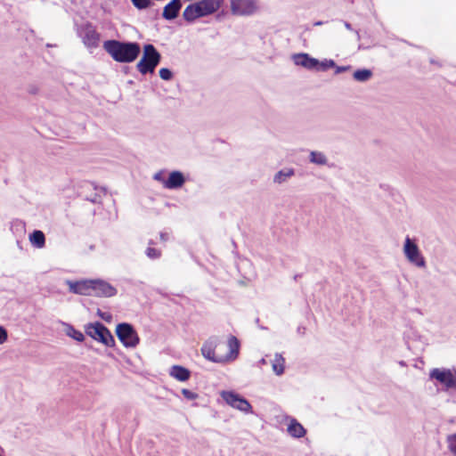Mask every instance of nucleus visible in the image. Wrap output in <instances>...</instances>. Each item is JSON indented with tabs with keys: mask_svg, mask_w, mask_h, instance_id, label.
Wrapping results in <instances>:
<instances>
[{
	"mask_svg": "<svg viewBox=\"0 0 456 456\" xmlns=\"http://www.w3.org/2000/svg\"><path fill=\"white\" fill-rule=\"evenodd\" d=\"M239 348L238 339L232 336L227 344L219 343L216 339L206 341L201 347V354L210 362L225 363L232 362L238 357Z\"/></svg>",
	"mask_w": 456,
	"mask_h": 456,
	"instance_id": "nucleus-1",
	"label": "nucleus"
},
{
	"mask_svg": "<svg viewBox=\"0 0 456 456\" xmlns=\"http://www.w3.org/2000/svg\"><path fill=\"white\" fill-rule=\"evenodd\" d=\"M103 49L116 61L130 63L137 59L141 53L139 44L134 42H121L107 40L103 43Z\"/></svg>",
	"mask_w": 456,
	"mask_h": 456,
	"instance_id": "nucleus-2",
	"label": "nucleus"
},
{
	"mask_svg": "<svg viewBox=\"0 0 456 456\" xmlns=\"http://www.w3.org/2000/svg\"><path fill=\"white\" fill-rule=\"evenodd\" d=\"M224 0H200L189 4L183 11V16L187 21L210 15L216 12L223 4Z\"/></svg>",
	"mask_w": 456,
	"mask_h": 456,
	"instance_id": "nucleus-3",
	"label": "nucleus"
},
{
	"mask_svg": "<svg viewBox=\"0 0 456 456\" xmlns=\"http://www.w3.org/2000/svg\"><path fill=\"white\" fill-rule=\"evenodd\" d=\"M403 255L408 264L417 269L427 268V259L421 251L416 238L406 236L402 245Z\"/></svg>",
	"mask_w": 456,
	"mask_h": 456,
	"instance_id": "nucleus-4",
	"label": "nucleus"
},
{
	"mask_svg": "<svg viewBox=\"0 0 456 456\" xmlns=\"http://www.w3.org/2000/svg\"><path fill=\"white\" fill-rule=\"evenodd\" d=\"M160 61V54L152 45H146L143 47V53L138 61L136 68L142 74L153 73L155 68Z\"/></svg>",
	"mask_w": 456,
	"mask_h": 456,
	"instance_id": "nucleus-5",
	"label": "nucleus"
},
{
	"mask_svg": "<svg viewBox=\"0 0 456 456\" xmlns=\"http://www.w3.org/2000/svg\"><path fill=\"white\" fill-rule=\"evenodd\" d=\"M86 333L93 339L105 345L113 346L115 340L110 331L101 322L89 323L86 326Z\"/></svg>",
	"mask_w": 456,
	"mask_h": 456,
	"instance_id": "nucleus-6",
	"label": "nucleus"
},
{
	"mask_svg": "<svg viewBox=\"0 0 456 456\" xmlns=\"http://www.w3.org/2000/svg\"><path fill=\"white\" fill-rule=\"evenodd\" d=\"M231 12L235 16H251L260 10L258 0H230Z\"/></svg>",
	"mask_w": 456,
	"mask_h": 456,
	"instance_id": "nucleus-7",
	"label": "nucleus"
},
{
	"mask_svg": "<svg viewBox=\"0 0 456 456\" xmlns=\"http://www.w3.org/2000/svg\"><path fill=\"white\" fill-rule=\"evenodd\" d=\"M116 334L126 347H135L139 344L136 331L128 323H119L116 328Z\"/></svg>",
	"mask_w": 456,
	"mask_h": 456,
	"instance_id": "nucleus-8",
	"label": "nucleus"
},
{
	"mask_svg": "<svg viewBox=\"0 0 456 456\" xmlns=\"http://www.w3.org/2000/svg\"><path fill=\"white\" fill-rule=\"evenodd\" d=\"M220 395L224 401L231 407L244 413L252 412L251 404L248 400L240 396L239 394H236L232 391H222Z\"/></svg>",
	"mask_w": 456,
	"mask_h": 456,
	"instance_id": "nucleus-9",
	"label": "nucleus"
},
{
	"mask_svg": "<svg viewBox=\"0 0 456 456\" xmlns=\"http://www.w3.org/2000/svg\"><path fill=\"white\" fill-rule=\"evenodd\" d=\"M429 376L446 388L456 387V370L452 372L451 370L436 368L430 371Z\"/></svg>",
	"mask_w": 456,
	"mask_h": 456,
	"instance_id": "nucleus-10",
	"label": "nucleus"
},
{
	"mask_svg": "<svg viewBox=\"0 0 456 456\" xmlns=\"http://www.w3.org/2000/svg\"><path fill=\"white\" fill-rule=\"evenodd\" d=\"M117 289L103 280H92V296L111 297L117 294Z\"/></svg>",
	"mask_w": 456,
	"mask_h": 456,
	"instance_id": "nucleus-11",
	"label": "nucleus"
},
{
	"mask_svg": "<svg viewBox=\"0 0 456 456\" xmlns=\"http://www.w3.org/2000/svg\"><path fill=\"white\" fill-rule=\"evenodd\" d=\"M67 284L69 290L75 294L92 296V280H82L78 281H68Z\"/></svg>",
	"mask_w": 456,
	"mask_h": 456,
	"instance_id": "nucleus-12",
	"label": "nucleus"
},
{
	"mask_svg": "<svg viewBox=\"0 0 456 456\" xmlns=\"http://www.w3.org/2000/svg\"><path fill=\"white\" fill-rule=\"evenodd\" d=\"M294 63L307 69H315L319 64V61L311 57L308 53H297L292 56Z\"/></svg>",
	"mask_w": 456,
	"mask_h": 456,
	"instance_id": "nucleus-13",
	"label": "nucleus"
},
{
	"mask_svg": "<svg viewBox=\"0 0 456 456\" xmlns=\"http://www.w3.org/2000/svg\"><path fill=\"white\" fill-rule=\"evenodd\" d=\"M185 182L183 175L179 171H173L165 181V188L176 189L183 185Z\"/></svg>",
	"mask_w": 456,
	"mask_h": 456,
	"instance_id": "nucleus-14",
	"label": "nucleus"
},
{
	"mask_svg": "<svg viewBox=\"0 0 456 456\" xmlns=\"http://www.w3.org/2000/svg\"><path fill=\"white\" fill-rule=\"evenodd\" d=\"M286 419L288 420L287 431L291 436L300 438L305 435V429L295 419L286 417Z\"/></svg>",
	"mask_w": 456,
	"mask_h": 456,
	"instance_id": "nucleus-15",
	"label": "nucleus"
},
{
	"mask_svg": "<svg viewBox=\"0 0 456 456\" xmlns=\"http://www.w3.org/2000/svg\"><path fill=\"white\" fill-rule=\"evenodd\" d=\"M182 7L181 0H171L163 10V17L166 20L175 19Z\"/></svg>",
	"mask_w": 456,
	"mask_h": 456,
	"instance_id": "nucleus-16",
	"label": "nucleus"
},
{
	"mask_svg": "<svg viewBox=\"0 0 456 456\" xmlns=\"http://www.w3.org/2000/svg\"><path fill=\"white\" fill-rule=\"evenodd\" d=\"M169 375L179 381H186L190 379L191 372L183 366L174 365L169 370Z\"/></svg>",
	"mask_w": 456,
	"mask_h": 456,
	"instance_id": "nucleus-17",
	"label": "nucleus"
},
{
	"mask_svg": "<svg viewBox=\"0 0 456 456\" xmlns=\"http://www.w3.org/2000/svg\"><path fill=\"white\" fill-rule=\"evenodd\" d=\"M100 40L99 34L93 28H87L84 37V44L90 48H94L98 45Z\"/></svg>",
	"mask_w": 456,
	"mask_h": 456,
	"instance_id": "nucleus-18",
	"label": "nucleus"
},
{
	"mask_svg": "<svg viewBox=\"0 0 456 456\" xmlns=\"http://www.w3.org/2000/svg\"><path fill=\"white\" fill-rule=\"evenodd\" d=\"M295 175V171L293 168L285 167L273 175V183L276 184H282L286 183L289 178H291Z\"/></svg>",
	"mask_w": 456,
	"mask_h": 456,
	"instance_id": "nucleus-19",
	"label": "nucleus"
},
{
	"mask_svg": "<svg viewBox=\"0 0 456 456\" xmlns=\"http://www.w3.org/2000/svg\"><path fill=\"white\" fill-rule=\"evenodd\" d=\"M63 327L64 332L68 337L73 338L77 342H83L85 340L84 334L81 331L76 330L72 325L64 323Z\"/></svg>",
	"mask_w": 456,
	"mask_h": 456,
	"instance_id": "nucleus-20",
	"label": "nucleus"
},
{
	"mask_svg": "<svg viewBox=\"0 0 456 456\" xmlns=\"http://www.w3.org/2000/svg\"><path fill=\"white\" fill-rule=\"evenodd\" d=\"M30 243L37 248H42L45 244V237L43 232L41 231H34L29 235Z\"/></svg>",
	"mask_w": 456,
	"mask_h": 456,
	"instance_id": "nucleus-21",
	"label": "nucleus"
},
{
	"mask_svg": "<svg viewBox=\"0 0 456 456\" xmlns=\"http://www.w3.org/2000/svg\"><path fill=\"white\" fill-rule=\"evenodd\" d=\"M309 161L318 166H325L328 163V158L322 151H313L309 154Z\"/></svg>",
	"mask_w": 456,
	"mask_h": 456,
	"instance_id": "nucleus-22",
	"label": "nucleus"
},
{
	"mask_svg": "<svg viewBox=\"0 0 456 456\" xmlns=\"http://www.w3.org/2000/svg\"><path fill=\"white\" fill-rule=\"evenodd\" d=\"M373 76V73L369 69H357L353 73V78L357 82L369 81Z\"/></svg>",
	"mask_w": 456,
	"mask_h": 456,
	"instance_id": "nucleus-23",
	"label": "nucleus"
},
{
	"mask_svg": "<svg viewBox=\"0 0 456 456\" xmlns=\"http://www.w3.org/2000/svg\"><path fill=\"white\" fill-rule=\"evenodd\" d=\"M285 360L281 354H275L272 362L273 370L276 375H281L284 371Z\"/></svg>",
	"mask_w": 456,
	"mask_h": 456,
	"instance_id": "nucleus-24",
	"label": "nucleus"
},
{
	"mask_svg": "<svg viewBox=\"0 0 456 456\" xmlns=\"http://www.w3.org/2000/svg\"><path fill=\"white\" fill-rule=\"evenodd\" d=\"M447 449L452 456H456V433L446 438Z\"/></svg>",
	"mask_w": 456,
	"mask_h": 456,
	"instance_id": "nucleus-25",
	"label": "nucleus"
},
{
	"mask_svg": "<svg viewBox=\"0 0 456 456\" xmlns=\"http://www.w3.org/2000/svg\"><path fill=\"white\" fill-rule=\"evenodd\" d=\"M336 67L334 61L325 59L322 61H319L316 70H326L330 68Z\"/></svg>",
	"mask_w": 456,
	"mask_h": 456,
	"instance_id": "nucleus-26",
	"label": "nucleus"
},
{
	"mask_svg": "<svg viewBox=\"0 0 456 456\" xmlns=\"http://www.w3.org/2000/svg\"><path fill=\"white\" fill-rule=\"evenodd\" d=\"M181 392L183 395L188 400H195L199 397V395L197 393H194L186 388H183Z\"/></svg>",
	"mask_w": 456,
	"mask_h": 456,
	"instance_id": "nucleus-27",
	"label": "nucleus"
},
{
	"mask_svg": "<svg viewBox=\"0 0 456 456\" xmlns=\"http://www.w3.org/2000/svg\"><path fill=\"white\" fill-rule=\"evenodd\" d=\"M134 5L139 9L147 8L151 1L150 0H131Z\"/></svg>",
	"mask_w": 456,
	"mask_h": 456,
	"instance_id": "nucleus-28",
	"label": "nucleus"
},
{
	"mask_svg": "<svg viewBox=\"0 0 456 456\" xmlns=\"http://www.w3.org/2000/svg\"><path fill=\"white\" fill-rule=\"evenodd\" d=\"M159 77L164 80H170L172 78V72L166 68L160 69Z\"/></svg>",
	"mask_w": 456,
	"mask_h": 456,
	"instance_id": "nucleus-29",
	"label": "nucleus"
},
{
	"mask_svg": "<svg viewBox=\"0 0 456 456\" xmlns=\"http://www.w3.org/2000/svg\"><path fill=\"white\" fill-rule=\"evenodd\" d=\"M97 315L107 322H110L112 321V315L108 312H102L100 309H98Z\"/></svg>",
	"mask_w": 456,
	"mask_h": 456,
	"instance_id": "nucleus-30",
	"label": "nucleus"
},
{
	"mask_svg": "<svg viewBox=\"0 0 456 456\" xmlns=\"http://www.w3.org/2000/svg\"><path fill=\"white\" fill-rule=\"evenodd\" d=\"M146 255L151 258H157L160 256V252L153 248H148Z\"/></svg>",
	"mask_w": 456,
	"mask_h": 456,
	"instance_id": "nucleus-31",
	"label": "nucleus"
},
{
	"mask_svg": "<svg viewBox=\"0 0 456 456\" xmlns=\"http://www.w3.org/2000/svg\"><path fill=\"white\" fill-rule=\"evenodd\" d=\"M153 178L156 181L160 182L163 184V186L165 187V181H167V178H165V176H164V172L160 171V172L156 173L154 175Z\"/></svg>",
	"mask_w": 456,
	"mask_h": 456,
	"instance_id": "nucleus-32",
	"label": "nucleus"
},
{
	"mask_svg": "<svg viewBox=\"0 0 456 456\" xmlns=\"http://www.w3.org/2000/svg\"><path fill=\"white\" fill-rule=\"evenodd\" d=\"M7 338L8 336L6 330L4 327L0 326V345L6 342Z\"/></svg>",
	"mask_w": 456,
	"mask_h": 456,
	"instance_id": "nucleus-33",
	"label": "nucleus"
},
{
	"mask_svg": "<svg viewBox=\"0 0 456 456\" xmlns=\"http://www.w3.org/2000/svg\"><path fill=\"white\" fill-rule=\"evenodd\" d=\"M350 69V66H337L336 67V73L339 74L345 71H347Z\"/></svg>",
	"mask_w": 456,
	"mask_h": 456,
	"instance_id": "nucleus-34",
	"label": "nucleus"
},
{
	"mask_svg": "<svg viewBox=\"0 0 456 456\" xmlns=\"http://www.w3.org/2000/svg\"><path fill=\"white\" fill-rule=\"evenodd\" d=\"M345 27H346L347 29H349V30H351V29H352L351 25H350L349 23H347V22H346V23H345Z\"/></svg>",
	"mask_w": 456,
	"mask_h": 456,
	"instance_id": "nucleus-35",
	"label": "nucleus"
},
{
	"mask_svg": "<svg viewBox=\"0 0 456 456\" xmlns=\"http://www.w3.org/2000/svg\"><path fill=\"white\" fill-rule=\"evenodd\" d=\"M322 24H323V22H322V21H316V22H314V26H321V25H322Z\"/></svg>",
	"mask_w": 456,
	"mask_h": 456,
	"instance_id": "nucleus-36",
	"label": "nucleus"
}]
</instances>
